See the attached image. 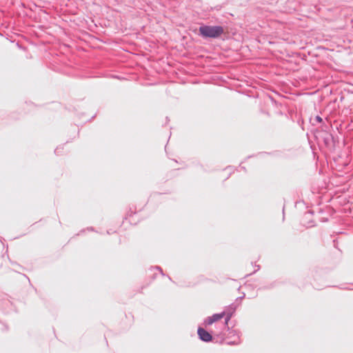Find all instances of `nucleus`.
I'll use <instances>...</instances> for the list:
<instances>
[{"label":"nucleus","mask_w":353,"mask_h":353,"mask_svg":"<svg viewBox=\"0 0 353 353\" xmlns=\"http://www.w3.org/2000/svg\"><path fill=\"white\" fill-rule=\"evenodd\" d=\"M224 32L223 27L219 26H203L199 28L200 34L204 37L216 38L221 35Z\"/></svg>","instance_id":"1"},{"label":"nucleus","mask_w":353,"mask_h":353,"mask_svg":"<svg viewBox=\"0 0 353 353\" xmlns=\"http://www.w3.org/2000/svg\"><path fill=\"white\" fill-rule=\"evenodd\" d=\"M198 334L199 338L203 341L209 342L212 339L211 334L203 328L199 327L198 329Z\"/></svg>","instance_id":"2"},{"label":"nucleus","mask_w":353,"mask_h":353,"mask_svg":"<svg viewBox=\"0 0 353 353\" xmlns=\"http://www.w3.org/2000/svg\"><path fill=\"white\" fill-rule=\"evenodd\" d=\"M225 316V312H222L221 314H214L212 316H210V317H208L206 319L205 323L208 324V325H212L213 323L221 320Z\"/></svg>","instance_id":"3"},{"label":"nucleus","mask_w":353,"mask_h":353,"mask_svg":"<svg viewBox=\"0 0 353 353\" xmlns=\"http://www.w3.org/2000/svg\"><path fill=\"white\" fill-rule=\"evenodd\" d=\"M225 316H226L225 324L227 325L232 316V313H225Z\"/></svg>","instance_id":"4"}]
</instances>
